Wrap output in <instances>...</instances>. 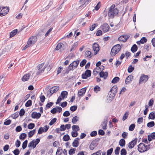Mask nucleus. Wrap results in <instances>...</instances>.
<instances>
[{
	"label": "nucleus",
	"instance_id": "1",
	"mask_svg": "<svg viewBox=\"0 0 155 155\" xmlns=\"http://www.w3.org/2000/svg\"><path fill=\"white\" fill-rule=\"evenodd\" d=\"M118 13V10L117 8H115V5H112L109 8L108 15L109 18H113L115 15Z\"/></svg>",
	"mask_w": 155,
	"mask_h": 155
},
{
	"label": "nucleus",
	"instance_id": "2",
	"mask_svg": "<svg viewBox=\"0 0 155 155\" xmlns=\"http://www.w3.org/2000/svg\"><path fill=\"white\" fill-rule=\"evenodd\" d=\"M150 149V145L145 146L143 143H140L138 146V150L140 152L146 151Z\"/></svg>",
	"mask_w": 155,
	"mask_h": 155
},
{
	"label": "nucleus",
	"instance_id": "3",
	"mask_svg": "<svg viewBox=\"0 0 155 155\" xmlns=\"http://www.w3.org/2000/svg\"><path fill=\"white\" fill-rule=\"evenodd\" d=\"M121 49V46L119 44H117L114 46L111 49L110 52L111 55L114 56Z\"/></svg>",
	"mask_w": 155,
	"mask_h": 155
},
{
	"label": "nucleus",
	"instance_id": "4",
	"mask_svg": "<svg viewBox=\"0 0 155 155\" xmlns=\"http://www.w3.org/2000/svg\"><path fill=\"white\" fill-rule=\"evenodd\" d=\"M79 61L77 60L76 61H74L71 63L68 66V68L70 70H74L76 68L79 63Z\"/></svg>",
	"mask_w": 155,
	"mask_h": 155
},
{
	"label": "nucleus",
	"instance_id": "5",
	"mask_svg": "<svg viewBox=\"0 0 155 155\" xmlns=\"http://www.w3.org/2000/svg\"><path fill=\"white\" fill-rule=\"evenodd\" d=\"M9 8L7 7H3L0 8V16H3L6 15L9 11Z\"/></svg>",
	"mask_w": 155,
	"mask_h": 155
},
{
	"label": "nucleus",
	"instance_id": "6",
	"mask_svg": "<svg viewBox=\"0 0 155 155\" xmlns=\"http://www.w3.org/2000/svg\"><path fill=\"white\" fill-rule=\"evenodd\" d=\"M44 63H42L38 65V71L36 74L37 75L39 74H40L44 71L45 68V66H44Z\"/></svg>",
	"mask_w": 155,
	"mask_h": 155
},
{
	"label": "nucleus",
	"instance_id": "7",
	"mask_svg": "<svg viewBox=\"0 0 155 155\" xmlns=\"http://www.w3.org/2000/svg\"><path fill=\"white\" fill-rule=\"evenodd\" d=\"M93 50L94 52L95 55L97 54L99 52L100 49L99 45L97 43H94L92 45Z\"/></svg>",
	"mask_w": 155,
	"mask_h": 155
},
{
	"label": "nucleus",
	"instance_id": "8",
	"mask_svg": "<svg viewBox=\"0 0 155 155\" xmlns=\"http://www.w3.org/2000/svg\"><path fill=\"white\" fill-rule=\"evenodd\" d=\"M37 40V39L36 36H32L28 39V42L31 45L35 44Z\"/></svg>",
	"mask_w": 155,
	"mask_h": 155
},
{
	"label": "nucleus",
	"instance_id": "9",
	"mask_svg": "<svg viewBox=\"0 0 155 155\" xmlns=\"http://www.w3.org/2000/svg\"><path fill=\"white\" fill-rule=\"evenodd\" d=\"M59 89V87L58 86H55L52 87L49 90V93L48 94V95L50 93V96H51L54 93H56Z\"/></svg>",
	"mask_w": 155,
	"mask_h": 155
},
{
	"label": "nucleus",
	"instance_id": "10",
	"mask_svg": "<svg viewBox=\"0 0 155 155\" xmlns=\"http://www.w3.org/2000/svg\"><path fill=\"white\" fill-rule=\"evenodd\" d=\"M91 71L90 70H87L84 73L82 74V78L84 79H86L88 77L91 76Z\"/></svg>",
	"mask_w": 155,
	"mask_h": 155
},
{
	"label": "nucleus",
	"instance_id": "11",
	"mask_svg": "<svg viewBox=\"0 0 155 155\" xmlns=\"http://www.w3.org/2000/svg\"><path fill=\"white\" fill-rule=\"evenodd\" d=\"M109 26L107 23H104L101 26V29L104 33L106 32L109 30Z\"/></svg>",
	"mask_w": 155,
	"mask_h": 155
},
{
	"label": "nucleus",
	"instance_id": "12",
	"mask_svg": "<svg viewBox=\"0 0 155 155\" xmlns=\"http://www.w3.org/2000/svg\"><path fill=\"white\" fill-rule=\"evenodd\" d=\"M62 110V108L59 107L57 106L56 107L54 108L51 110V112L53 114H55L57 112L60 113Z\"/></svg>",
	"mask_w": 155,
	"mask_h": 155
},
{
	"label": "nucleus",
	"instance_id": "13",
	"mask_svg": "<svg viewBox=\"0 0 155 155\" xmlns=\"http://www.w3.org/2000/svg\"><path fill=\"white\" fill-rule=\"evenodd\" d=\"M129 37V36L127 35H121L118 38V40L119 41H122V42H125L127 41Z\"/></svg>",
	"mask_w": 155,
	"mask_h": 155
},
{
	"label": "nucleus",
	"instance_id": "14",
	"mask_svg": "<svg viewBox=\"0 0 155 155\" xmlns=\"http://www.w3.org/2000/svg\"><path fill=\"white\" fill-rule=\"evenodd\" d=\"M91 0H81L80 1V4H82L79 7V8L81 9L82 8H83L86 6V4H87V3L91 2Z\"/></svg>",
	"mask_w": 155,
	"mask_h": 155
},
{
	"label": "nucleus",
	"instance_id": "15",
	"mask_svg": "<svg viewBox=\"0 0 155 155\" xmlns=\"http://www.w3.org/2000/svg\"><path fill=\"white\" fill-rule=\"evenodd\" d=\"M137 139V138H135L134 140L130 142L129 143L128 147L130 149H131L134 147L136 144Z\"/></svg>",
	"mask_w": 155,
	"mask_h": 155
},
{
	"label": "nucleus",
	"instance_id": "16",
	"mask_svg": "<svg viewBox=\"0 0 155 155\" xmlns=\"http://www.w3.org/2000/svg\"><path fill=\"white\" fill-rule=\"evenodd\" d=\"M148 76L145 75L144 74H142L140 79V82H146L148 80Z\"/></svg>",
	"mask_w": 155,
	"mask_h": 155
},
{
	"label": "nucleus",
	"instance_id": "17",
	"mask_svg": "<svg viewBox=\"0 0 155 155\" xmlns=\"http://www.w3.org/2000/svg\"><path fill=\"white\" fill-rule=\"evenodd\" d=\"M41 116V114L39 113H37L36 112H33L31 114V117L33 118H39Z\"/></svg>",
	"mask_w": 155,
	"mask_h": 155
},
{
	"label": "nucleus",
	"instance_id": "18",
	"mask_svg": "<svg viewBox=\"0 0 155 155\" xmlns=\"http://www.w3.org/2000/svg\"><path fill=\"white\" fill-rule=\"evenodd\" d=\"M107 117H105L104 119V121L102 123L101 125L102 126V129L104 130L107 129L106 126L107 124Z\"/></svg>",
	"mask_w": 155,
	"mask_h": 155
},
{
	"label": "nucleus",
	"instance_id": "19",
	"mask_svg": "<svg viewBox=\"0 0 155 155\" xmlns=\"http://www.w3.org/2000/svg\"><path fill=\"white\" fill-rule=\"evenodd\" d=\"M99 75L100 77L103 78L104 79H105L108 77V74L107 72H104L103 71H101L99 73Z\"/></svg>",
	"mask_w": 155,
	"mask_h": 155
},
{
	"label": "nucleus",
	"instance_id": "20",
	"mask_svg": "<svg viewBox=\"0 0 155 155\" xmlns=\"http://www.w3.org/2000/svg\"><path fill=\"white\" fill-rule=\"evenodd\" d=\"M148 140L149 141H151L152 140L155 139V132L152 133L150 135L147 136Z\"/></svg>",
	"mask_w": 155,
	"mask_h": 155
},
{
	"label": "nucleus",
	"instance_id": "21",
	"mask_svg": "<svg viewBox=\"0 0 155 155\" xmlns=\"http://www.w3.org/2000/svg\"><path fill=\"white\" fill-rule=\"evenodd\" d=\"M86 90V87H84L81 89L80 91H78V94L80 96H83V94L85 93Z\"/></svg>",
	"mask_w": 155,
	"mask_h": 155
},
{
	"label": "nucleus",
	"instance_id": "22",
	"mask_svg": "<svg viewBox=\"0 0 155 155\" xmlns=\"http://www.w3.org/2000/svg\"><path fill=\"white\" fill-rule=\"evenodd\" d=\"M97 146V144H96V141L94 140L90 144V149L91 150H93L94 149L95 147H96Z\"/></svg>",
	"mask_w": 155,
	"mask_h": 155
},
{
	"label": "nucleus",
	"instance_id": "23",
	"mask_svg": "<svg viewBox=\"0 0 155 155\" xmlns=\"http://www.w3.org/2000/svg\"><path fill=\"white\" fill-rule=\"evenodd\" d=\"M79 138H76L74 140V142L72 143V146L74 147H77L79 145Z\"/></svg>",
	"mask_w": 155,
	"mask_h": 155
},
{
	"label": "nucleus",
	"instance_id": "24",
	"mask_svg": "<svg viewBox=\"0 0 155 155\" xmlns=\"http://www.w3.org/2000/svg\"><path fill=\"white\" fill-rule=\"evenodd\" d=\"M133 79V76L132 75H130L127 77L125 80V83L128 84L130 82L132 81Z\"/></svg>",
	"mask_w": 155,
	"mask_h": 155
},
{
	"label": "nucleus",
	"instance_id": "25",
	"mask_svg": "<svg viewBox=\"0 0 155 155\" xmlns=\"http://www.w3.org/2000/svg\"><path fill=\"white\" fill-rule=\"evenodd\" d=\"M30 76V74L28 73L25 74L22 78V80L23 81H28Z\"/></svg>",
	"mask_w": 155,
	"mask_h": 155
},
{
	"label": "nucleus",
	"instance_id": "26",
	"mask_svg": "<svg viewBox=\"0 0 155 155\" xmlns=\"http://www.w3.org/2000/svg\"><path fill=\"white\" fill-rule=\"evenodd\" d=\"M117 86L115 85L112 87L110 89V92H112L116 94L117 93Z\"/></svg>",
	"mask_w": 155,
	"mask_h": 155
},
{
	"label": "nucleus",
	"instance_id": "27",
	"mask_svg": "<svg viewBox=\"0 0 155 155\" xmlns=\"http://www.w3.org/2000/svg\"><path fill=\"white\" fill-rule=\"evenodd\" d=\"M68 94V93L67 91H63L61 93V96L62 97V99L65 98H67Z\"/></svg>",
	"mask_w": 155,
	"mask_h": 155
},
{
	"label": "nucleus",
	"instance_id": "28",
	"mask_svg": "<svg viewBox=\"0 0 155 155\" xmlns=\"http://www.w3.org/2000/svg\"><path fill=\"white\" fill-rule=\"evenodd\" d=\"M119 144L121 147H124L125 144V140L124 139H121L119 141Z\"/></svg>",
	"mask_w": 155,
	"mask_h": 155
},
{
	"label": "nucleus",
	"instance_id": "29",
	"mask_svg": "<svg viewBox=\"0 0 155 155\" xmlns=\"http://www.w3.org/2000/svg\"><path fill=\"white\" fill-rule=\"evenodd\" d=\"M137 46L136 44H134L132 47L131 51L133 53H134L137 50Z\"/></svg>",
	"mask_w": 155,
	"mask_h": 155
},
{
	"label": "nucleus",
	"instance_id": "30",
	"mask_svg": "<svg viewBox=\"0 0 155 155\" xmlns=\"http://www.w3.org/2000/svg\"><path fill=\"white\" fill-rule=\"evenodd\" d=\"M149 118L152 120H154L155 119V113L152 112H151L149 115Z\"/></svg>",
	"mask_w": 155,
	"mask_h": 155
},
{
	"label": "nucleus",
	"instance_id": "31",
	"mask_svg": "<svg viewBox=\"0 0 155 155\" xmlns=\"http://www.w3.org/2000/svg\"><path fill=\"white\" fill-rule=\"evenodd\" d=\"M35 133V130L34 129L28 132V136L29 138L32 137Z\"/></svg>",
	"mask_w": 155,
	"mask_h": 155
},
{
	"label": "nucleus",
	"instance_id": "32",
	"mask_svg": "<svg viewBox=\"0 0 155 155\" xmlns=\"http://www.w3.org/2000/svg\"><path fill=\"white\" fill-rule=\"evenodd\" d=\"M17 31H18V30L17 29H15L13 30L10 33V37L11 38H12V37H13L14 35H15L16 34Z\"/></svg>",
	"mask_w": 155,
	"mask_h": 155
},
{
	"label": "nucleus",
	"instance_id": "33",
	"mask_svg": "<svg viewBox=\"0 0 155 155\" xmlns=\"http://www.w3.org/2000/svg\"><path fill=\"white\" fill-rule=\"evenodd\" d=\"M91 51H87L85 53V56L87 58H91L92 55H91Z\"/></svg>",
	"mask_w": 155,
	"mask_h": 155
},
{
	"label": "nucleus",
	"instance_id": "34",
	"mask_svg": "<svg viewBox=\"0 0 155 155\" xmlns=\"http://www.w3.org/2000/svg\"><path fill=\"white\" fill-rule=\"evenodd\" d=\"M62 149L61 147H59L56 153V155H61L62 153Z\"/></svg>",
	"mask_w": 155,
	"mask_h": 155
},
{
	"label": "nucleus",
	"instance_id": "35",
	"mask_svg": "<svg viewBox=\"0 0 155 155\" xmlns=\"http://www.w3.org/2000/svg\"><path fill=\"white\" fill-rule=\"evenodd\" d=\"M79 120V117L77 116L74 117L72 120V122L73 124H75Z\"/></svg>",
	"mask_w": 155,
	"mask_h": 155
},
{
	"label": "nucleus",
	"instance_id": "36",
	"mask_svg": "<svg viewBox=\"0 0 155 155\" xmlns=\"http://www.w3.org/2000/svg\"><path fill=\"white\" fill-rule=\"evenodd\" d=\"M72 129L74 131H77L79 130V128L78 125H73L72 127Z\"/></svg>",
	"mask_w": 155,
	"mask_h": 155
},
{
	"label": "nucleus",
	"instance_id": "37",
	"mask_svg": "<svg viewBox=\"0 0 155 155\" xmlns=\"http://www.w3.org/2000/svg\"><path fill=\"white\" fill-rule=\"evenodd\" d=\"M155 125V123L154 121H152L148 123L147 126L148 127H151L154 126Z\"/></svg>",
	"mask_w": 155,
	"mask_h": 155
},
{
	"label": "nucleus",
	"instance_id": "38",
	"mask_svg": "<svg viewBox=\"0 0 155 155\" xmlns=\"http://www.w3.org/2000/svg\"><path fill=\"white\" fill-rule=\"evenodd\" d=\"M26 136L27 135L25 133H22L19 136V138L21 140H24L26 137Z\"/></svg>",
	"mask_w": 155,
	"mask_h": 155
},
{
	"label": "nucleus",
	"instance_id": "39",
	"mask_svg": "<svg viewBox=\"0 0 155 155\" xmlns=\"http://www.w3.org/2000/svg\"><path fill=\"white\" fill-rule=\"evenodd\" d=\"M120 80V78L118 77H116L114 78L112 81V83L115 84L118 82Z\"/></svg>",
	"mask_w": 155,
	"mask_h": 155
},
{
	"label": "nucleus",
	"instance_id": "40",
	"mask_svg": "<svg viewBox=\"0 0 155 155\" xmlns=\"http://www.w3.org/2000/svg\"><path fill=\"white\" fill-rule=\"evenodd\" d=\"M63 139L64 141H68L70 139V137L68 134L65 135L63 137Z\"/></svg>",
	"mask_w": 155,
	"mask_h": 155
},
{
	"label": "nucleus",
	"instance_id": "41",
	"mask_svg": "<svg viewBox=\"0 0 155 155\" xmlns=\"http://www.w3.org/2000/svg\"><path fill=\"white\" fill-rule=\"evenodd\" d=\"M32 105V101L31 100H28L25 103V106L26 107H29Z\"/></svg>",
	"mask_w": 155,
	"mask_h": 155
},
{
	"label": "nucleus",
	"instance_id": "42",
	"mask_svg": "<svg viewBox=\"0 0 155 155\" xmlns=\"http://www.w3.org/2000/svg\"><path fill=\"white\" fill-rule=\"evenodd\" d=\"M63 44L62 43H58L56 47V50H59L62 47Z\"/></svg>",
	"mask_w": 155,
	"mask_h": 155
},
{
	"label": "nucleus",
	"instance_id": "43",
	"mask_svg": "<svg viewBox=\"0 0 155 155\" xmlns=\"http://www.w3.org/2000/svg\"><path fill=\"white\" fill-rule=\"evenodd\" d=\"M134 68L132 65H130L128 68L127 71L129 73L132 72L134 70Z\"/></svg>",
	"mask_w": 155,
	"mask_h": 155
},
{
	"label": "nucleus",
	"instance_id": "44",
	"mask_svg": "<svg viewBox=\"0 0 155 155\" xmlns=\"http://www.w3.org/2000/svg\"><path fill=\"white\" fill-rule=\"evenodd\" d=\"M35 126V125L34 123H31L28 125V127L29 129H32Z\"/></svg>",
	"mask_w": 155,
	"mask_h": 155
},
{
	"label": "nucleus",
	"instance_id": "45",
	"mask_svg": "<svg viewBox=\"0 0 155 155\" xmlns=\"http://www.w3.org/2000/svg\"><path fill=\"white\" fill-rule=\"evenodd\" d=\"M18 112H15L14 114H13L11 116V117L14 119L16 118L17 117H18Z\"/></svg>",
	"mask_w": 155,
	"mask_h": 155
},
{
	"label": "nucleus",
	"instance_id": "46",
	"mask_svg": "<svg viewBox=\"0 0 155 155\" xmlns=\"http://www.w3.org/2000/svg\"><path fill=\"white\" fill-rule=\"evenodd\" d=\"M135 124H131L129 127V130L130 131H133L134 130V129L135 127Z\"/></svg>",
	"mask_w": 155,
	"mask_h": 155
},
{
	"label": "nucleus",
	"instance_id": "47",
	"mask_svg": "<svg viewBox=\"0 0 155 155\" xmlns=\"http://www.w3.org/2000/svg\"><path fill=\"white\" fill-rule=\"evenodd\" d=\"M101 89V88L100 87L96 86L94 88V91L95 92L97 93L98 91H100Z\"/></svg>",
	"mask_w": 155,
	"mask_h": 155
},
{
	"label": "nucleus",
	"instance_id": "48",
	"mask_svg": "<svg viewBox=\"0 0 155 155\" xmlns=\"http://www.w3.org/2000/svg\"><path fill=\"white\" fill-rule=\"evenodd\" d=\"M28 143V140H25L23 143L22 147L23 149H25L27 147Z\"/></svg>",
	"mask_w": 155,
	"mask_h": 155
},
{
	"label": "nucleus",
	"instance_id": "49",
	"mask_svg": "<svg viewBox=\"0 0 155 155\" xmlns=\"http://www.w3.org/2000/svg\"><path fill=\"white\" fill-rule=\"evenodd\" d=\"M128 114L129 112H126L125 113L122 118V120L123 121L125 120L127 118Z\"/></svg>",
	"mask_w": 155,
	"mask_h": 155
},
{
	"label": "nucleus",
	"instance_id": "50",
	"mask_svg": "<svg viewBox=\"0 0 155 155\" xmlns=\"http://www.w3.org/2000/svg\"><path fill=\"white\" fill-rule=\"evenodd\" d=\"M76 149L75 148H72L69 151V154L70 155H72L75 153Z\"/></svg>",
	"mask_w": 155,
	"mask_h": 155
},
{
	"label": "nucleus",
	"instance_id": "51",
	"mask_svg": "<svg viewBox=\"0 0 155 155\" xmlns=\"http://www.w3.org/2000/svg\"><path fill=\"white\" fill-rule=\"evenodd\" d=\"M54 103L52 102H50L48 103L46 105L45 108H50L53 104Z\"/></svg>",
	"mask_w": 155,
	"mask_h": 155
},
{
	"label": "nucleus",
	"instance_id": "52",
	"mask_svg": "<svg viewBox=\"0 0 155 155\" xmlns=\"http://www.w3.org/2000/svg\"><path fill=\"white\" fill-rule=\"evenodd\" d=\"M35 142H34V140H33L28 144V147H33V148H34V147L35 146Z\"/></svg>",
	"mask_w": 155,
	"mask_h": 155
},
{
	"label": "nucleus",
	"instance_id": "53",
	"mask_svg": "<svg viewBox=\"0 0 155 155\" xmlns=\"http://www.w3.org/2000/svg\"><path fill=\"white\" fill-rule=\"evenodd\" d=\"M121 155H126L127 154V151L124 148L122 149L120 151Z\"/></svg>",
	"mask_w": 155,
	"mask_h": 155
},
{
	"label": "nucleus",
	"instance_id": "54",
	"mask_svg": "<svg viewBox=\"0 0 155 155\" xmlns=\"http://www.w3.org/2000/svg\"><path fill=\"white\" fill-rule=\"evenodd\" d=\"M57 119L56 118H54L52 119L49 123V125L51 126L56 121Z\"/></svg>",
	"mask_w": 155,
	"mask_h": 155
},
{
	"label": "nucleus",
	"instance_id": "55",
	"mask_svg": "<svg viewBox=\"0 0 155 155\" xmlns=\"http://www.w3.org/2000/svg\"><path fill=\"white\" fill-rule=\"evenodd\" d=\"M87 60L86 59H83L80 63V66L81 67H83L86 64Z\"/></svg>",
	"mask_w": 155,
	"mask_h": 155
},
{
	"label": "nucleus",
	"instance_id": "56",
	"mask_svg": "<svg viewBox=\"0 0 155 155\" xmlns=\"http://www.w3.org/2000/svg\"><path fill=\"white\" fill-rule=\"evenodd\" d=\"M13 152L15 155H18L20 153V150L17 148L13 151Z\"/></svg>",
	"mask_w": 155,
	"mask_h": 155
},
{
	"label": "nucleus",
	"instance_id": "57",
	"mask_svg": "<svg viewBox=\"0 0 155 155\" xmlns=\"http://www.w3.org/2000/svg\"><path fill=\"white\" fill-rule=\"evenodd\" d=\"M113 149L111 148L108 150L107 151V155H111L112 153Z\"/></svg>",
	"mask_w": 155,
	"mask_h": 155
},
{
	"label": "nucleus",
	"instance_id": "58",
	"mask_svg": "<svg viewBox=\"0 0 155 155\" xmlns=\"http://www.w3.org/2000/svg\"><path fill=\"white\" fill-rule=\"evenodd\" d=\"M77 107L76 106L74 105L72 106L70 108V110L72 112H74L77 110Z\"/></svg>",
	"mask_w": 155,
	"mask_h": 155
},
{
	"label": "nucleus",
	"instance_id": "59",
	"mask_svg": "<svg viewBox=\"0 0 155 155\" xmlns=\"http://www.w3.org/2000/svg\"><path fill=\"white\" fill-rule=\"evenodd\" d=\"M147 41V39L145 37H142L140 40V41L141 42V44H144L146 43Z\"/></svg>",
	"mask_w": 155,
	"mask_h": 155
},
{
	"label": "nucleus",
	"instance_id": "60",
	"mask_svg": "<svg viewBox=\"0 0 155 155\" xmlns=\"http://www.w3.org/2000/svg\"><path fill=\"white\" fill-rule=\"evenodd\" d=\"M40 141V139L39 138H37L35 140H34L35 146L34 147V149L35 148L36 145L39 143Z\"/></svg>",
	"mask_w": 155,
	"mask_h": 155
},
{
	"label": "nucleus",
	"instance_id": "61",
	"mask_svg": "<svg viewBox=\"0 0 155 155\" xmlns=\"http://www.w3.org/2000/svg\"><path fill=\"white\" fill-rule=\"evenodd\" d=\"M40 99L41 102L43 103L45 100V97L44 95H41L40 97Z\"/></svg>",
	"mask_w": 155,
	"mask_h": 155
},
{
	"label": "nucleus",
	"instance_id": "62",
	"mask_svg": "<svg viewBox=\"0 0 155 155\" xmlns=\"http://www.w3.org/2000/svg\"><path fill=\"white\" fill-rule=\"evenodd\" d=\"M120 148L119 147H117L115 150V153L116 155H118L119 153V151Z\"/></svg>",
	"mask_w": 155,
	"mask_h": 155
},
{
	"label": "nucleus",
	"instance_id": "63",
	"mask_svg": "<svg viewBox=\"0 0 155 155\" xmlns=\"http://www.w3.org/2000/svg\"><path fill=\"white\" fill-rule=\"evenodd\" d=\"M77 132L74 131L71 132V135L73 137H75L78 136V134Z\"/></svg>",
	"mask_w": 155,
	"mask_h": 155
},
{
	"label": "nucleus",
	"instance_id": "64",
	"mask_svg": "<svg viewBox=\"0 0 155 155\" xmlns=\"http://www.w3.org/2000/svg\"><path fill=\"white\" fill-rule=\"evenodd\" d=\"M25 113V110L23 109H21L20 111L19 114L20 116H22Z\"/></svg>",
	"mask_w": 155,
	"mask_h": 155
}]
</instances>
